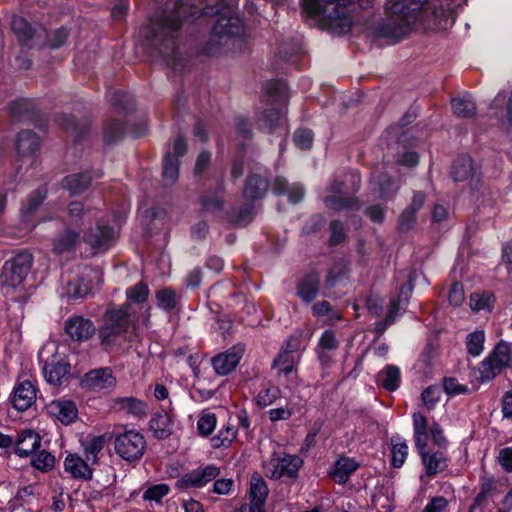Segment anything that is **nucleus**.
Returning <instances> with one entry per match:
<instances>
[{
    "label": "nucleus",
    "mask_w": 512,
    "mask_h": 512,
    "mask_svg": "<svg viewBox=\"0 0 512 512\" xmlns=\"http://www.w3.org/2000/svg\"><path fill=\"white\" fill-rule=\"evenodd\" d=\"M13 32L22 41H27L33 37V29L30 24L20 16H14L11 22Z\"/></svg>",
    "instance_id": "46"
},
{
    "label": "nucleus",
    "mask_w": 512,
    "mask_h": 512,
    "mask_svg": "<svg viewBox=\"0 0 512 512\" xmlns=\"http://www.w3.org/2000/svg\"><path fill=\"white\" fill-rule=\"evenodd\" d=\"M268 189V182L266 179L252 175L248 178L244 187V197L249 201L262 198Z\"/></svg>",
    "instance_id": "31"
},
{
    "label": "nucleus",
    "mask_w": 512,
    "mask_h": 512,
    "mask_svg": "<svg viewBox=\"0 0 512 512\" xmlns=\"http://www.w3.org/2000/svg\"><path fill=\"white\" fill-rule=\"evenodd\" d=\"M400 382V370L395 365H387L377 374V383L388 391L398 388Z\"/></svg>",
    "instance_id": "32"
},
{
    "label": "nucleus",
    "mask_w": 512,
    "mask_h": 512,
    "mask_svg": "<svg viewBox=\"0 0 512 512\" xmlns=\"http://www.w3.org/2000/svg\"><path fill=\"white\" fill-rule=\"evenodd\" d=\"M49 413L62 423L69 424L77 418L76 405L69 400H55L48 406Z\"/></svg>",
    "instance_id": "21"
},
{
    "label": "nucleus",
    "mask_w": 512,
    "mask_h": 512,
    "mask_svg": "<svg viewBox=\"0 0 512 512\" xmlns=\"http://www.w3.org/2000/svg\"><path fill=\"white\" fill-rule=\"evenodd\" d=\"M325 206L333 211L359 210L360 201L356 197H343L342 195H329L324 199Z\"/></svg>",
    "instance_id": "30"
},
{
    "label": "nucleus",
    "mask_w": 512,
    "mask_h": 512,
    "mask_svg": "<svg viewBox=\"0 0 512 512\" xmlns=\"http://www.w3.org/2000/svg\"><path fill=\"white\" fill-rule=\"evenodd\" d=\"M303 461L296 455H284L270 461L266 466V475L271 479H280L282 477L293 478L297 475Z\"/></svg>",
    "instance_id": "10"
},
{
    "label": "nucleus",
    "mask_w": 512,
    "mask_h": 512,
    "mask_svg": "<svg viewBox=\"0 0 512 512\" xmlns=\"http://www.w3.org/2000/svg\"><path fill=\"white\" fill-rule=\"evenodd\" d=\"M425 466L426 473L429 476L436 475L444 471L447 467V459L442 452L428 454L427 452L420 455Z\"/></svg>",
    "instance_id": "33"
},
{
    "label": "nucleus",
    "mask_w": 512,
    "mask_h": 512,
    "mask_svg": "<svg viewBox=\"0 0 512 512\" xmlns=\"http://www.w3.org/2000/svg\"><path fill=\"white\" fill-rule=\"evenodd\" d=\"M266 92L269 97L279 102L280 106H284L287 100L286 86L282 82H269L266 85Z\"/></svg>",
    "instance_id": "52"
},
{
    "label": "nucleus",
    "mask_w": 512,
    "mask_h": 512,
    "mask_svg": "<svg viewBox=\"0 0 512 512\" xmlns=\"http://www.w3.org/2000/svg\"><path fill=\"white\" fill-rule=\"evenodd\" d=\"M294 364V355L288 349L282 350L273 361V367L284 375H288L293 371Z\"/></svg>",
    "instance_id": "42"
},
{
    "label": "nucleus",
    "mask_w": 512,
    "mask_h": 512,
    "mask_svg": "<svg viewBox=\"0 0 512 512\" xmlns=\"http://www.w3.org/2000/svg\"><path fill=\"white\" fill-rule=\"evenodd\" d=\"M425 0H389L387 17L378 28V35L391 43L404 38L411 30V25L423 9Z\"/></svg>",
    "instance_id": "2"
},
{
    "label": "nucleus",
    "mask_w": 512,
    "mask_h": 512,
    "mask_svg": "<svg viewBox=\"0 0 512 512\" xmlns=\"http://www.w3.org/2000/svg\"><path fill=\"white\" fill-rule=\"evenodd\" d=\"M511 357L510 345L500 341L481 362L479 367L480 380L485 382L494 379L509 364Z\"/></svg>",
    "instance_id": "5"
},
{
    "label": "nucleus",
    "mask_w": 512,
    "mask_h": 512,
    "mask_svg": "<svg viewBox=\"0 0 512 512\" xmlns=\"http://www.w3.org/2000/svg\"><path fill=\"white\" fill-rule=\"evenodd\" d=\"M40 146L39 137L32 131H21L16 140V150L21 156H30L38 150Z\"/></svg>",
    "instance_id": "26"
},
{
    "label": "nucleus",
    "mask_w": 512,
    "mask_h": 512,
    "mask_svg": "<svg viewBox=\"0 0 512 512\" xmlns=\"http://www.w3.org/2000/svg\"><path fill=\"white\" fill-rule=\"evenodd\" d=\"M116 384V377L110 367L92 369L85 373L80 380L81 387L92 392L112 390Z\"/></svg>",
    "instance_id": "8"
},
{
    "label": "nucleus",
    "mask_w": 512,
    "mask_h": 512,
    "mask_svg": "<svg viewBox=\"0 0 512 512\" xmlns=\"http://www.w3.org/2000/svg\"><path fill=\"white\" fill-rule=\"evenodd\" d=\"M493 303L494 296L489 292L470 295V307L473 311H490Z\"/></svg>",
    "instance_id": "43"
},
{
    "label": "nucleus",
    "mask_w": 512,
    "mask_h": 512,
    "mask_svg": "<svg viewBox=\"0 0 512 512\" xmlns=\"http://www.w3.org/2000/svg\"><path fill=\"white\" fill-rule=\"evenodd\" d=\"M272 191L277 195L287 193L291 203L296 204L304 197V188L299 184L288 186L285 178L276 177L272 184Z\"/></svg>",
    "instance_id": "23"
},
{
    "label": "nucleus",
    "mask_w": 512,
    "mask_h": 512,
    "mask_svg": "<svg viewBox=\"0 0 512 512\" xmlns=\"http://www.w3.org/2000/svg\"><path fill=\"white\" fill-rule=\"evenodd\" d=\"M124 131L123 124L116 120H109L104 125V140L107 143L118 140Z\"/></svg>",
    "instance_id": "50"
},
{
    "label": "nucleus",
    "mask_w": 512,
    "mask_h": 512,
    "mask_svg": "<svg viewBox=\"0 0 512 512\" xmlns=\"http://www.w3.org/2000/svg\"><path fill=\"white\" fill-rule=\"evenodd\" d=\"M416 222V213L405 208L399 216L398 228L401 231L410 230Z\"/></svg>",
    "instance_id": "63"
},
{
    "label": "nucleus",
    "mask_w": 512,
    "mask_h": 512,
    "mask_svg": "<svg viewBox=\"0 0 512 512\" xmlns=\"http://www.w3.org/2000/svg\"><path fill=\"white\" fill-rule=\"evenodd\" d=\"M329 227L331 231L329 243L331 245L341 244L346 238L343 224L338 220H333Z\"/></svg>",
    "instance_id": "59"
},
{
    "label": "nucleus",
    "mask_w": 512,
    "mask_h": 512,
    "mask_svg": "<svg viewBox=\"0 0 512 512\" xmlns=\"http://www.w3.org/2000/svg\"><path fill=\"white\" fill-rule=\"evenodd\" d=\"M109 101L111 105L119 108H123L125 110L131 109L133 107L132 99L121 91H114L111 93Z\"/></svg>",
    "instance_id": "61"
},
{
    "label": "nucleus",
    "mask_w": 512,
    "mask_h": 512,
    "mask_svg": "<svg viewBox=\"0 0 512 512\" xmlns=\"http://www.w3.org/2000/svg\"><path fill=\"white\" fill-rule=\"evenodd\" d=\"M41 437L33 430H24L18 434L14 451L19 457H28L40 447Z\"/></svg>",
    "instance_id": "17"
},
{
    "label": "nucleus",
    "mask_w": 512,
    "mask_h": 512,
    "mask_svg": "<svg viewBox=\"0 0 512 512\" xmlns=\"http://www.w3.org/2000/svg\"><path fill=\"white\" fill-rule=\"evenodd\" d=\"M451 174L455 181L469 182L470 185H472L474 180H478L477 169L474 167L472 159L468 156L455 161Z\"/></svg>",
    "instance_id": "18"
},
{
    "label": "nucleus",
    "mask_w": 512,
    "mask_h": 512,
    "mask_svg": "<svg viewBox=\"0 0 512 512\" xmlns=\"http://www.w3.org/2000/svg\"><path fill=\"white\" fill-rule=\"evenodd\" d=\"M132 314L133 311L130 304H124L118 308H109L105 313V324L126 332Z\"/></svg>",
    "instance_id": "19"
},
{
    "label": "nucleus",
    "mask_w": 512,
    "mask_h": 512,
    "mask_svg": "<svg viewBox=\"0 0 512 512\" xmlns=\"http://www.w3.org/2000/svg\"><path fill=\"white\" fill-rule=\"evenodd\" d=\"M216 424H217V419H216L215 414H213V413L202 414L199 417V420L197 423L199 433L202 434L203 436L210 435L214 431Z\"/></svg>",
    "instance_id": "54"
},
{
    "label": "nucleus",
    "mask_w": 512,
    "mask_h": 512,
    "mask_svg": "<svg viewBox=\"0 0 512 512\" xmlns=\"http://www.w3.org/2000/svg\"><path fill=\"white\" fill-rule=\"evenodd\" d=\"M339 342L336 339L335 332L332 330H326L322 334L319 340V348L321 354L329 351H334L338 348Z\"/></svg>",
    "instance_id": "56"
},
{
    "label": "nucleus",
    "mask_w": 512,
    "mask_h": 512,
    "mask_svg": "<svg viewBox=\"0 0 512 512\" xmlns=\"http://www.w3.org/2000/svg\"><path fill=\"white\" fill-rule=\"evenodd\" d=\"M320 276L311 272L305 274L297 283V296L306 303H311L318 295Z\"/></svg>",
    "instance_id": "16"
},
{
    "label": "nucleus",
    "mask_w": 512,
    "mask_h": 512,
    "mask_svg": "<svg viewBox=\"0 0 512 512\" xmlns=\"http://www.w3.org/2000/svg\"><path fill=\"white\" fill-rule=\"evenodd\" d=\"M175 8L177 11L172 14L164 12L161 16L151 18L141 30L147 47L158 50L165 59L172 62L176 60V33L181 28V10L184 5L176 2Z\"/></svg>",
    "instance_id": "1"
},
{
    "label": "nucleus",
    "mask_w": 512,
    "mask_h": 512,
    "mask_svg": "<svg viewBox=\"0 0 512 512\" xmlns=\"http://www.w3.org/2000/svg\"><path fill=\"white\" fill-rule=\"evenodd\" d=\"M484 331H474L467 336V350L472 356H479L484 348Z\"/></svg>",
    "instance_id": "47"
},
{
    "label": "nucleus",
    "mask_w": 512,
    "mask_h": 512,
    "mask_svg": "<svg viewBox=\"0 0 512 512\" xmlns=\"http://www.w3.org/2000/svg\"><path fill=\"white\" fill-rule=\"evenodd\" d=\"M220 475V468L210 464L183 475L176 483L180 489L202 488Z\"/></svg>",
    "instance_id": "9"
},
{
    "label": "nucleus",
    "mask_w": 512,
    "mask_h": 512,
    "mask_svg": "<svg viewBox=\"0 0 512 512\" xmlns=\"http://www.w3.org/2000/svg\"><path fill=\"white\" fill-rule=\"evenodd\" d=\"M124 333V331L104 323V325L99 330V339L101 341V345H103L105 348L111 347L117 343L119 337H121Z\"/></svg>",
    "instance_id": "45"
},
{
    "label": "nucleus",
    "mask_w": 512,
    "mask_h": 512,
    "mask_svg": "<svg viewBox=\"0 0 512 512\" xmlns=\"http://www.w3.org/2000/svg\"><path fill=\"white\" fill-rule=\"evenodd\" d=\"M112 407L118 412H124L135 417H143L147 413L146 404L134 397L115 398Z\"/></svg>",
    "instance_id": "20"
},
{
    "label": "nucleus",
    "mask_w": 512,
    "mask_h": 512,
    "mask_svg": "<svg viewBox=\"0 0 512 512\" xmlns=\"http://www.w3.org/2000/svg\"><path fill=\"white\" fill-rule=\"evenodd\" d=\"M244 349L241 346H233L229 350L218 354L212 359V365L218 375L224 376L231 373L238 365Z\"/></svg>",
    "instance_id": "14"
},
{
    "label": "nucleus",
    "mask_w": 512,
    "mask_h": 512,
    "mask_svg": "<svg viewBox=\"0 0 512 512\" xmlns=\"http://www.w3.org/2000/svg\"><path fill=\"white\" fill-rule=\"evenodd\" d=\"M80 235L71 229H65L53 240V249L57 253L70 251L78 243Z\"/></svg>",
    "instance_id": "34"
},
{
    "label": "nucleus",
    "mask_w": 512,
    "mask_h": 512,
    "mask_svg": "<svg viewBox=\"0 0 512 512\" xmlns=\"http://www.w3.org/2000/svg\"><path fill=\"white\" fill-rule=\"evenodd\" d=\"M126 294L129 300L136 303H142L148 299L149 289L146 284L140 282L129 288Z\"/></svg>",
    "instance_id": "55"
},
{
    "label": "nucleus",
    "mask_w": 512,
    "mask_h": 512,
    "mask_svg": "<svg viewBox=\"0 0 512 512\" xmlns=\"http://www.w3.org/2000/svg\"><path fill=\"white\" fill-rule=\"evenodd\" d=\"M312 313L316 317L329 316L330 320H339L341 316L335 312L328 301H320L312 306Z\"/></svg>",
    "instance_id": "57"
},
{
    "label": "nucleus",
    "mask_w": 512,
    "mask_h": 512,
    "mask_svg": "<svg viewBox=\"0 0 512 512\" xmlns=\"http://www.w3.org/2000/svg\"><path fill=\"white\" fill-rule=\"evenodd\" d=\"M237 431L234 425L228 423L212 438L214 448L229 447L236 439Z\"/></svg>",
    "instance_id": "40"
},
{
    "label": "nucleus",
    "mask_w": 512,
    "mask_h": 512,
    "mask_svg": "<svg viewBox=\"0 0 512 512\" xmlns=\"http://www.w3.org/2000/svg\"><path fill=\"white\" fill-rule=\"evenodd\" d=\"M394 442V440H392ZM391 463L395 468H400L408 455V446L404 441H397L392 444Z\"/></svg>",
    "instance_id": "49"
},
{
    "label": "nucleus",
    "mask_w": 512,
    "mask_h": 512,
    "mask_svg": "<svg viewBox=\"0 0 512 512\" xmlns=\"http://www.w3.org/2000/svg\"><path fill=\"white\" fill-rule=\"evenodd\" d=\"M169 486L166 484H157L150 486L143 494V499L149 501H160L169 493Z\"/></svg>",
    "instance_id": "58"
},
{
    "label": "nucleus",
    "mask_w": 512,
    "mask_h": 512,
    "mask_svg": "<svg viewBox=\"0 0 512 512\" xmlns=\"http://www.w3.org/2000/svg\"><path fill=\"white\" fill-rule=\"evenodd\" d=\"M293 140L301 149H307L312 145L313 133L309 129H298L293 136Z\"/></svg>",
    "instance_id": "60"
},
{
    "label": "nucleus",
    "mask_w": 512,
    "mask_h": 512,
    "mask_svg": "<svg viewBox=\"0 0 512 512\" xmlns=\"http://www.w3.org/2000/svg\"><path fill=\"white\" fill-rule=\"evenodd\" d=\"M443 388L448 395H459L468 392V387L458 383L455 378H444Z\"/></svg>",
    "instance_id": "62"
},
{
    "label": "nucleus",
    "mask_w": 512,
    "mask_h": 512,
    "mask_svg": "<svg viewBox=\"0 0 512 512\" xmlns=\"http://www.w3.org/2000/svg\"><path fill=\"white\" fill-rule=\"evenodd\" d=\"M31 464L36 469L47 472L54 467L55 457L46 450H42L32 459Z\"/></svg>",
    "instance_id": "48"
},
{
    "label": "nucleus",
    "mask_w": 512,
    "mask_h": 512,
    "mask_svg": "<svg viewBox=\"0 0 512 512\" xmlns=\"http://www.w3.org/2000/svg\"><path fill=\"white\" fill-rule=\"evenodd\" d=\"M268 492V487L262 476L257 473L253 474L250 481V495L254 505L257 507L262 505L268 496Z\"/></svg>",
    "instance_id": "36"
},
{
    "label": "nucleus",
    "mask_w": 512,
    "mask_h": 512,
    "mask_svg": "<svg viewBox=\"0 0 512 512\" xmlns=\"http://www.w3.org/2000/svg\"><path fill=\"white\" fill-rule=\"evenodd\" d=\"M106 443L105 435L93 436L86 440L84 444V452L88 462L96 464L98 461V454L102 451Z\"/></svg>",
    "instance_id": "38"
},
{
    "label": "nucleus",
    "mask_w": 512,
    "mask_h": 512,
    "mask_svg": "<svg viewBox=\"0 0 512 512\" xmlns=\"http://www.w3.org/2000/svg\"><path fill=\"white\" fill-rule=\"evenodd\" d=\"M150 430L158 439H166L172 433V419L166 412L156 413L150 420Z\"/></svg>",
    "instance_id": "29"
},
{
    "label": "nucleus",
    "mask_w": 512,
    "mask_h": 512,
    "mask_svg": "<svg viewBox=\"0 0 512 512\" xmlns=\"http://www.w3.org/2000/svg\"><path fill=\"white\" fill-rule=\"evenodd\" d=\"M89 274H67L63 278L62 296L72 299H81L88 296L92 290V282Z\"/></svg>",
    "instance_id": "12"
},
{
    "label": "nucleus",
    "mask_w": 512,
    "mask_h": 512,
    "mask_svg": "<svg viewBox=\"0 0 512 512\" xmlns=\"http://www.w3.org/2000/svg\"><path fill=\"white\" fill-rule=\"evenodd\" d=\"M32 266V256L29 253H20L7 261L2 269V282L4 286L16 288L22 284Z\"/></svg>",
    "instance_id": "7"
},
{
    "label": "nucleus",
    "mask_w": 512,
    "mask_h": 512,
    "mask_svg": "<svg viewBox=\"0 0 512 512\" xmlns=\"http://www.w3.org/2000/svg\"><path fill=\"white\" fill-rule=\"evenodd\" d=\"M114 446L116 453L122 459L133 462L143 456L146 449V441L140 432L129 430L116 436Z\"/></svg>",
    "instance_id": "6"
},
{
    "label": "nucleus",
    "mask_w": 512,
    "mask_h": 512,
    "mask_svg": "<svg viewBox=\"0 0 512 512\" xmlns=\"http://www.w3.org/2000/svg\"><path fill=\"white\" fill-rule=\"evenodd\" d=\"M46 197V190L45 189H38L35 191L28 199L27 205L25 207V213H32L34 212L43 202V200Z\"/></svg>",
    "instance_id": "64"
},
{
    "label": "nucleus",
    "mask_w": 512,
    "mask_h": 512,
    "mask_svg": "<svg viewBox=\"0 0 512 512\" xmlns=\"http://www.w3.org/2000/svg\"><path fill=\"white\" fill-rule=\"evenodd\" d=\"M83 240L94 251H106L115 242L116 232L104 222H97L94 228L85 233Z\"/></svg>",
    "instance_id": "11"
},
{
    "label": "nucleus",
    "mask_w": 512,
    "mask_h": 512,
    "mask_svg": "<svg viewBox=\"0 0 512 512\" xmlns=\"http://www.w3.org/2000/svg\"><path fill=\"white\" fill-rule=\"evenodd\" d=\"M358 468V463L347 457H341L336 460L334 469L330 473L333 480L339 484H344L348 481L350 475Z\"/></svg>",
    "instance_id": "22"
},
{
    "label": "nucleus",
    "mask_w": 512,
    "mask_h": 512,
    "mask_svg": "<svg viewBox=\"0 0 512 512\" xmlns=\"http://www.w3.org/2000/svg\"><path fill=\"white\" fill-rule=\"evenodd\" d=\"M453 113L461 118H470L476 114V105L473 100L457 98L452 100Z\"/></svg>",
    "instance_id": "41"
},
{
    "label": "nucleus",
    "mask_w": 512,
    "mask_h": 512,
    "mask_svg": "<svg viewBox=\"0 0 512 512\" xmlns=\"http://www.w3.org/2000/svg\"><path fill=\"white\" fill-rule=\"evenodd\" d=\"M284 106L266 109L258 119L261 130L272 132L274 128L284 123Z\"/></svg>",
    "instance_id": "24"
},
{
    "label": "nucleus",
    "mask_w": 512,
    "mask_h": 512,
    "mask_svg": "<svg viewBox=\"0 0 512 512\" xmlns=\"http://www.w3.org/2000/svg\"><path fill=\"white\" fill-rule=\"evenodd\" d=\"M348 2L349 0H302V8L307 15L317 18L333 33L344 34L352 26Z\"/></svg>",
    "instance_id": "3"
},
{
    "label": "nucleus",
    "mask_w": 512,
    "mask_h": 512,
    "mask_svg": "<svg viewBox=\"0 0 512 512\" xmlns=\"http://www.w3.org/2000/svg\"><path fill=\"white\" fill-rule=\"evenodd\" d=\"M223 188L219 187L215 191H208L201 197V204L203 208L211 213L220 212L224 208L223 202Z\"/></svg>",
    "instance_id": "37"
},
{
    "label": "nucleus",
    "mask_w": 512,
    "mask_h": 512,
    "mask_svg": "<svg viewBox=\"0 0 512 512\" xmlns=\"http://www.w3.org/2000/svg\"><path fill=\"white\" fill-rule=\"evenodd\" d=\"M156 300L159 308L172 310L177 305V294L172 288H163L156 292Z\"/></svg>",
    "instance_id": "44"
},
{
    "label": "nucleus",
    "mask_w": 512,
    "mask_h": 512,
    "mask_svg": "<svg viewBox=\"0 0 512 512\" xmlns=\"http://www.w3.org/2000/svg\"><path fill=\"white\" fill-rule=\"evenodd\" d=\"M36 395V387L31 381H20L14 387L12 404L17 410L25 411L33 405Z\"/></svg>",
    "instance_id": "15"
},
{
    "label": "nucleus",
    "mask_w": 512,
    "mask_h": 512,
    "mask_svg": "<svg viewBox=\"0 0 512 512\" xmlns=\"http://www.w3.org/2000/svg\"><path fill=\"white\" fill-rule=\"evenodd\" d=\"M91 183V177L86 173H75L66 176L62 180V187L67 190L70 196L84 192Z\"/></svg>",
    "instance_id": "27"
},
{
    "label": "nucleus",
    "mask_w": 512,
    "mask_h": 512,
    "mask_svg": "<svg viewBox=\"0 0 512 512\" xmlns=\"http://www.w3.org/2000/svg\"><path fill=\"white\" fill-rule=\"evenodd\" d=\"M179 175V161L172 158L171 151L167 152L164 157L163 179L166 185H173Z\"/></svg>",
    "instance_id": "39"
},
{
    "label": "nucleus",
    "mask_w": 512,
    "mask_h": 512,
    "mask_svg": "<svg viewBox=\"0 0 512 512\" xmlns=\"http://www.w3.org/2000/svg\"><path fill=\"white\" fill-rule=\"evenodd\" d=\"M65 331L72 340L84 342L95 334L96 327L90 319L76 315L66 320Z\"/></svg>",
    "instance_id": "13"
},
{
    "label": "nucleus",
    "mask_w": 512,
    "mask_h": 512,
    "mask_svg": "<svg viewBox=\"0 0 512 512\" xmlns=\"http://www.w3.org/2000/svg\"><path fill=\"white\" fill-rule=\"evenodd\" d=\"M244 33L243 23L236 16H219L213 27L212 42L224 47H234Z\"/></svg>",
    "instance_id": "4"
},
{
    "label": "nucleus",
    "mask_w": 512,
    "mask_h": 512,
    "mask_svg": "<svg viewBox=\"0 0 512 512\" xmlns=\"http://www.w3.org/2000/svg\"><path fill=\"white\" fill-rule=\"evenodd\" d=\"M373 179L378 185V193L381 199L390 200L397 194L398 186L390 176L384 173H374Z\"/></svg>",
    "instance_id": "35"
},
{
    "label": "nucleus",
    "mask_w": 512,
    "mask_h": 512,
    "mask_svg": "<svg viewBox=\"0 0 512 512\" xmlns=\"http://www.w3.org/2000/svg\"><path fill=\"white\" fill-rule=\"evenodd\" d=\"M279 395L280 390L277 387L265 388L258 393L256 403L261 408L267 407L273 404Z\"/></svg>",
    "instance_id": "53"
},
{
    "label": "nucleus",
    "mask_w": 512,
    "mask_h": 512,
    "mask_svg": "<svg viewBox=\"0 0 512 512\" xmlns=\"http://www.w3.org/2000/svg\"><path fill=\"white\" fill-rule=\"evenodd\" d=\"M89 463L90 462H88L87 459L83 460L77 455L70 454L64 461V467L65 471L70 473L75 478L89 479L92 476Z\"/></svg>",
    "instance_id": "25"
},
{
    "label": "nucleus",
    "mask_w": 512,
    "mask_h": 512,
    "mask_svg": "<svg viewBox=\"0 0 512 512\" xmlns=\"http://www.w3.org/2000/svg\"><path fill=\"white\" fill-rule=\"evenodd\" d=\"M441 397V388L438 386L427 387L421 395L423 405L428 410H433Z\"/></svg>",
    "instance_id": "51"
},
{
    "label": "nucleus",
    "mask_w": 512,
    "mask_h": 512,
    "mask_svg": "<svg viewBox=\"0 0 512 512\" xmlns=\"http://www.w3.org/2000/svg\"><path fill=\"white\" fill-rule=\"evenodd\" d=\"M70 366L64 362L46 363L43 368V374L48 383L61 385L68 377Z\"/></svg>",
    "instance_id": "28"
}]
</instances>
